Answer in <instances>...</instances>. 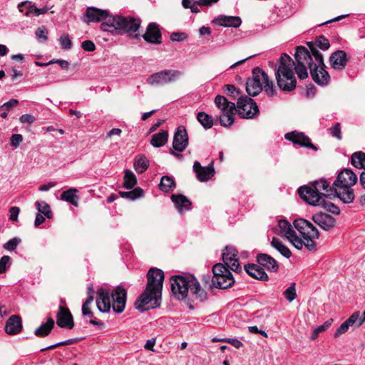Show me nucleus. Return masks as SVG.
Returning a JSON list of instances; mask_svg holds the SVG:
<instances>
[{"label":"nucleus","instance_id":"f257e3e1","mask_svg":"<svg viewBox=\"0 0 365 365\" xmlns=\"http://www.w3.org/2000/svg\"><path fill=\"white\" fill-rule=\"evenodd\" d=\"M86 21L98 22L106 19L101 24V29L103 31L110 32L113 34H128L130 36L134 34V37L139 36L135 34L139 29L141 21L139 18L132 16H123L120 15L108 17L106 10H101L95 7H89L86 12Z\"/></svg>","mask_w":365,"mask_h":365},{"label":"nucleus","instance_id":"f03ea898","mask_svg":"<svg viewBox=\"0 0 365 365\" xmlns=\"http://www.w3.org/2000/svg\"><path fill=\"white\" fill-rule=\"evenodd\" d=\"M215 103L221 110L220 124L224 127H230L234 123V115L237 112L242 118H253L259 113V109L255 101L249 96H241L237 105L230 102L220 95L215 97Z\"/></svg>","mask_w":365,"mask_h":365},{"label":"nucleus","instance_id":"7ed1b4c3","mask_svg":"<svg viewBox=\"0 0 365 365\" xmlns=\"http://www.w3.org/2000/svg\"><path fill=\"white\" fill-rule=\"evenodd\" d=\"M148 282L145 289L135 302V308L143 312L160 307L164 281V272L152 267L147 273Z\"/></svg>","mask_w":365,"mask_h":365},{"label":"nucleus","instance_id":"20e7f679","mask_svg":"<svg viewBox=\"0 0 365 365\" xmlns=\"http://www.w3.org/2000/svg\"><path fill=\"white\" fill-rule=\"evenodd\" d=\"M336 187L330 185V182L322 178L299 187L300 197L311 205L317 206L324 202V198L337 197Z\"/></svg>","mask_w":365,"mask_h":365},{"label":"nucleus","instance_id":"39448f33","mask_svg":"<svg viewBox=\"0 0 365 365\" xmlns=\"http://www.w3.org/2000/svg\"><path fill=\"white\" fill-rule=\"evenodd\" d=\"M96 304L101 312H108L112 307L114 312L122 313L125 307L127 290L121 285L115 287L112 293L105 288L97 291Z\"/></svg>","mask_w":365,"mask_h":365},{"label":"nucleus","instance_id":"423d86ee","mask_svg":"<svg viewBox=\"0 0 365 365\" xmlns=\"http://www.w3.org/2000/svg\"><path fill=\"white\" fill-rule=\"evenodd\" d=\"M170 284L172 292L179 300L186 298L189 290L200 302L207 299V292L201 288L199 282L192 274L172 276Z\"/></svg>","mask_w":365,"mask_h":365},{"label":"nucleus","instance_id":"0eeeda50","mask_svg":"<svg viewBox=\"0 0 365 365\" xmlns=\"http://www.w3.org/2000/svg\"><path fill=\"white\" fill-rule=\"evenodd\" d=\"M294 66V61L289 55H281L274 71L277 86L282 91H292L296 88Z\"/></svg>","mask_w":365,"mask_h":365},{"label":"nucleus","instance_id":"6e6552de","mask_svg":"<svg viewBox=\"0 0 365 365\" xmlns=\"http://www.w3.org/2000/svg\"><path fill=\"white\" fill-rule=\"evenodd\" d=\"M357 175L351 169H344L337 175L334 185L336 187L337 197L344 203L349 204L355 198L352 187L357 182Z\"/></svg>","mask_w":365,"mask_h":365},{"label":"nucleus","instance_id":"1a4fd4ad","mask_svg":"<svg viewBox=\"0 0 365 365\" xmlns=\"http://www.w3.org/2000/svg\"><path fill=\"white\" fill-rule=\"evenodd\" d=\"M275 85L273 80L259 67L252 71V77L246 82V91H274Z\"/></svg>","mask_w":365,"mask_h":365},{"label":"nucleus","instance_id":"9d476101","mask_svg":"<svg viewBox=\"0 0 365 365\" xmlns=\"http://www.w3.org/2000/svg\"><path fill=\"white\" fill-rule=\"evenodd\" d=\"M314 62H309L310 74L314 81L318 85L328 84L330 76L324 69V63L322 54L314 46H310Z\"/></svg>","mask_w":365,"mask_h":365},{"label":"nucleus","instance_id":"9b49d317","mask_svg":"<svg viewBox=\"0 0 365 365\" xmlns=\"http://www.w3.org/2000/svg\"><path fill=\"white\" fill-rule=\"evenodd\" d=\"M294 226L307 240L306 248L310 252H315L317 250V245L314 240L319 237V232L317 227L310 222L302 218L294 220Z\"/></svg>","mask_w":365,"mask_h":365},{"label":"nucleus","instance_id":"f8f14e48","mask_svg":"<svg viewBox=\"0 0 365 365\" xmlns=\"http://www.w3.org/2000/svg\"><path fill=\"white\" fill-rule=\"evenodd\" d=\"M182 76V72L176 70H165L151 75L148 78L150 84L161 85L174 81Z\"/></svg>","mask_w":365,"mask_h":365},{"label":"nucleus","instance_id":"ddd939ff","mask_svg":"<svg viewBox=\"0 0 365 365\" xmlns=\"http://www.w3.org/2000/svg\"><path fill=\"white\" fill-rule=\"evenodd\" d=\"M224 264L230 269L237 272L241 271V267L237 258V251L232 246H226L222 252Z\"/></svg>","mask_w":365,"mask_h":365},{"label":"nucleus","instance_id":"4468645a","mask_svg":"<svg viewBox=\"0 0 365 365\" xmlns=\"http://www.w3.org/2000/svg\"><path fill=\"white\" fill-rule=\"evenodd\" d=\"M188 145V135L184 126H179L173 137V148L177 152L184 151Z\"/></svg>","mask_w":365,"mask_h":365},{"label":"nucleus","instance_id":"2eb2a0df","mask_svg":"<svg viewBox=\"0 0 365 365\" xmlns=\"http://www.w3.org/2000/svg\"><path fill=\"white\" fill-rule=\"evenodd\" d=\"M284 137L287 140L292 141L294 144L311 148L314 150H317V148L311 143L309 138L304 133L292 131L286 133Z\"/></svg>","mask_w":365,"mask_h":365},{"label":"nucleus","instance_id":"dca6fc26","mask_svg":"<svg viewBox=\"0 0 365 365\" xmlns=\"http://www.w3.org/2000/svg\"><path fill=\"white\" fill-rule=\"evenodd\" d=\"M56 324L61 328H66L68 329L73 328V318L68 308L59 306L56 315Z\"/></svg>","mask_w":365,"mask_h":365},{"label":"nucleus","instance_id":"f3484780","mask_svg":"<svg viewBox=\"0 0 365 365\" xmlns=\"http://www.w3.org/2000/svg\"><path fill=\"white\" fill-rule=\"evenodd\" d=\"M193 171L196 173L197 179L199 181H207L215 174L213 162H211L207 166L203 167L198 161H195L193 165Z\"/></svg>","mask_w":365,"mask_h":365},{"label":"nucleus","instance_id":"a211bd4d","mask_svg":"<svg viewBox=\"0 0 365 365\" xmlns=\"http://www.w3.org/2000/svg\"><path fill=\"white\" fill-rule=\"evenodd\" d=\"M312 220L322 229L329 231L334 227L336 220L329 214L318 212L312 216Z\"/></svg>","mask_w":365,"mask_h":365},{"label":"nucleus","instance_id":"6ab92c4d","mask_svg":"<svg viewBox=\"0 0 365 365\" xmlns=\"http://www.w3.org/2000/svg\"><path fill=\"white\" fill-rule=\"evenodd\" d=\"M142 37L150 43L158 44L162 42L161 33L159 26L156 23H150Z\"/></svg>","mask_w":365,"mask_h":365},{"label":"nucleus","instance_id":"aec40b11","mask_svg":"<svg viewBox=\"0 0 365 365\" xmlns=\"http://www.w3.org/2000/svg\"><path fill=\"white\" fill-rule=\"evenodd\" d=\"M257 262L267 271L277 272L279 269L278 262L268 254L259 253L256 257Z\"/></svg>","mask_w":365,"mask_h":365},{"label":"nucleus","instance_id":"412c9836","mask_svg":"<svg viewBox=\"0 0 365 365\" xmlns=\"http://www.w3.org/2000/svg\"><path fill=\"white\" fill-rule=\"evenodd\" d=\"M348 61L349 58L346 52L342 50L335 51L329 58L331 66L334 69L339 71H341L345 68Z\"/></svg>","mask_w":365,"mask_h":365},{"label":"nucleus","instance_id":"4be33fe9","mask_svg":"<svg viewBox=\"0 0 365 365\" xmlns=\"http://www.w3.org/2000/svg\"><path fill=\"white\" fill-rule=\"evenodd\" d=\"M235 283L232 274L230 272L218 277H212V284L217 289H225L232 287Z\"/></svg>","mask_w":365,"mask_h":365},{"label":"nucleus","instance_id":"5701e85b","mask_svg":"<svg viewBox=\"0 0 365 365\" xmlns=\"http://www.w3.org/2000/svg\"><path fill=\"white\" fill-rule=\"evenodd\" d=\"M22 329L21 318L17 315H11L6 321L5 331L9 335H16Z\"/></svg>","mask_w":365,"mask_h":365},{"label":"nucleus","instance_id":"b1692460","mask_svg":"<svg viewBox=\"0 0 365 365\" xmlns=\"http://www.w3.org/2000/svg\"><path fill=\"white\" fill-rule=\"evenodd\" d=\"M245 270L250 277L261 281H267L269 278L264 268L259 264H246L245 265Z\"/></svg>","mask_w":365,"mask_h":365},{"label":"nucleus","instance_id":"393cba45","mask_svg":"<svg viewBox=\"0 0 365 365\" xmlns=\"http://www.w3.org/2000/svg\"><path fill=\"white\" fill-rule=\"evenodd\" d=\"M171 200L180 214L191 210L192 203L190 200L182 194L172 195Z\"/></svg>","mask_w":365,"mask_h":365},{"label":"nucleus","instance_id":"a878e982","mask_svg":"<svg viewBox=\"0 0 365 365\" xmlns=\"http://www.w3.org/2000/svg\"><path fill=\"white\" fill-rule=\"evenodd\" d=\"M214 22L221 26L234 28L239 27L242 24L240 17L232 16H220L214 20Z\"/></svg>","mask_w":365,"mask_h":365},{"label":"nucleus","instance_id":"bb28decb","mask_svg":"<svg viewBox=\"0 0 365 365\" xmlns=\"http://www.w3.org/2000/svg\"><path fill=\"white\" fill-rule=\"evenodd\" d=\"M295 59L297 63H307L309 66V62H314V58L311 53L303 46L296 48Z\"/></svg>","mask_w":365,"mask_h":365},{"label":"nucleus","instance_id":"cd10ccee","mask_svg":"<svg viewBox=\"0 0 365 365\" xmlns=\"http://www.w3.org/2000/svg\"><path fill=\"white\" fill-rule=\"evenodd\" d=\"M360 316V312L356 311L354 312L344 322H343L340 327L336 329L334 333V336L335 338L339 337L342 334L346 332L349 328V327L353 326L354 324H356L359 317Z\"/></svg>","mask_w":365,"mask_h":365},{"label":"nucleus","instance_id":"c85d7f7f","mask_svg":"<svg viewBox=\"0 0 365 365\" xmlns=\"http://www.w3.org/2000/svg\"><path fill=\"white\" fill-rule=\"evenodd\" d=\"M54 320L51 317H48L46 323L42 324L35 330L34 334L38 337L47 336L54 327Z\"/></svg>","mask_w":365,"mask_h":365},{"label":"nucleus","instance_id":"c756f323","mask_svg":"<svg viewBox=\"0 0 365 365\" xmlns=\"http://www.w3.org/2000/svg\"><path fill=\"white\" fill-rule=\"evenodd\" d=\"M168 139V133L167 130H161L158 133L153 135L150 139V144L155 148L163 146Z\"/></svg>","mask_w":365,"mask_h":365},{"label":"nucleus","instance_id":"7c9ffc66","mask_svg":"<svg viewBox=\"0 0 365 365\" xmlns=\"http://www.w3.org/2000/svg\"><path fill=\"white\" fill-rule=\"evenodd\" d=\"M270 245L283 257L289 259L292 256L290 250L285 245H284L279 238L274 237L270 242Z\"/></svg>","mask_w":365,"mask_h":365},{"label":"nucleus","instance_id":"2f4dec72","mask_svg":"<svg viewBox=\"0 0 365 365\" xmlns=\"http://www.w3.org/2000/svg\"><path fill=\"white\" fill-rule=\"evenodd\" d=\"M175 187V182L172 177L165 175L161 178L159 189L165 192H170Z\"/></svg>","mask_w":365,"mask_h":365},{"label":"nucleus","instance_id":"473e14b6","mask_svg":"<svg viewBox=\"0 0 365 365\" xmlns=\"http://www.w3.org/2000/svg\"><path fill=\"white\" fill-rule=\"evenodd\" d=\"M149 167V160L143 155H140L136 156L134 161V168L138 173H144Z\"/></svg>","mask_w":365,"mask_h":365},{"label":"nucleus","instance_id":"72a5a7b5","mask_svg":"<svg viewBox=\"0 0 365 365\" xmlns=\"http://www.w3.org/2000/svg\"><path fill=\"white\" fill-rule=\"evenodd\" d=\"M19 10L24 16L30 17L35 16L36 6L30 1L21 2L18 5Z\"/></svg>","mask_w":365,"mask_h":365},{"label":"nucleus","instance_id":"f704fd0d","mask_svg":"<svg viewBox=\"0 0 365 365\" xmlns=\"http://www.w3.org/2000/svg\"><path fill=\"white\" fill-rule=\"evenodd\" d=\"M77 192V189L70 188L68 190L63 191L62 192L61 198L62 200H65L76 206L78 204L77 200L78 198L76 195Z\"/></svg>","mask_w":365,"mask_h":365},{"label":"nucleus","instance_id":"c9c22d12","mask_svg":"<svg viewBox=\"0 0 365 365\" xmlns=\"http://www.w3.org/2000/svg\"><path fill=\"white\" fill-rule=\"evenodd\" d=\"M278 226L280 230V234L285 236L287 238L292 237L294 232H296L291 224L286 220H280L278 222Z\"/></svg>","mask_w":365,"mask_h":365},{"label":"nucleus","instance_id":"e433bc0d","mask_svg":"<svg viewBox=\"0 0 365 365\" xmlns=\"http://www.w3.org/2000/svg\"><path fill=\"white\" fill-rule=\"evenodd\" d=\"M197 119L205 129L211 128L213 125L212 116L205 112H199L197 115Z\"/></svg>","mask_w":365,"mask_h":365},{"label":"nucleus","instance_id":"4c0bfd02","mask_svg":"<svg viewBox=\"0 0 365 365\" xmlns=\"http://www.w3.org/2000/svg\"><path fill=\"white\" fill-rule=\"evenodd\" d=\"M364 158H365L364 153L361 152V151L355 152L351 155V163L356 168L363 169Z\"/></svg>","mask_w":365,"mask_h":365},{"label":"nucleus","instance_id":"58836bf2","mask_svg":"<svg viewBox=\"0 0 365 365\" xmlns=\"http://www.w3.org/2000/svg\"><path fill=\"white\" fill-rule=\"evenodd\" d=\"M137 183V179L133 173L130 170H126L124 175L123 186L126 189H132Z\"/></svg>","mask_w":365,"mask_h":365},{"label":"nucleus","instance_id":"ea45409f","mask_svg":"<svg viewBox=\"0 0 365 365\" xmlns=\"http://www.w3.org/2000/svg\"><path fill=\"white\" fill-rule=\"evenodd\" d=\"M35 205L41 215H43L48 219L52 218L53 214L52 212L51 211L50 206L47 202H46L45 201H37L36 202Z\"/></svg>","mask_w":365,"mask_h":365},{"label":"nucleus","instance_id":"a19ab883","mask_svg":"<svg viewBox=\"0 0 365 365\" xmlns=\"http://www.w3.org/2000/svg\"><path fill=\"white\" fill-rule=\"evenodd\" d=\"M119 195L123 198L134 200L143 195V190L140 187H137L130 191H120L119 192Z\"/></svg>","mask_w":365,"mask_h":365},{"label":"nucleus","instance_id":"79ce46f5","mask_svg":"<svg viewBox=\"0 0 365 365\" xmlns=\"http://www.w3.org/2000/svg\"><path fill=\"white\" fill-rule=\"evenodd\" d=\"M292 237H289L287 239L297 250L302 249L303 246L306 247L307 240L304 238L301 239L296 232L292 235Z\"/></svg>","mask_w":365,"mask_h":365},{"label":"nucleus","instance_id":"37998d69","mask_svg":"<svg viewBox=\"0 0 365 365\" xmlns=\"http://www.w3.org/2000/svg\"><path fill=\"white\" fill-rule=\"evenodd\" d=\"M230 268L225 264L217 263L212 267L213 277H218L230 272Z\"/></svg>","mask_w":365,"mask_h":365},{"label":"nucleus","instance_id":"c03bdc74","mask_svg":"<svg viewBox=\"0 0 365 365\" xmlns=\"http://www.w3.org/2000/svg\"><path fill=\"white\" fill-rule=\"evenodd\" d=\"M295 283L291 284V285L283 292L284 297L289 302L294 301L297 297Z\"/></svg>","mask_w":365,"mask_h":365},{"label":"nucleus","instance_id":"a18cd8bd","mask_svg":"<svg viewBox=\"0 0 365 365\" xmlns=\"http://www.w3.org/2000/svg\"><path fill=\"white\" fill-rule=\"evenodd\" d=\"M305 64L306 63H297V66H294V70H295L300 79H305L308 77L307 69Z\"/></svg>","mask_w":365,"mask_h":365},{"label":"nucleus","instance_id":"49530a36","mask_svg":"<svg viewBox=\"0 0 365 365\" xmlns=\"http://www.w3.org/2000/svg\"><path fill=\"white\" fill-rule=\"evenodd\" d=\"M319 206L323 207L325 210L332 214L339 215L340 213L339 208L332 202L326 201L325 198H324V202L320 204Z\"/></svg>","mask_w":365,"mask_h":365},{"label":"nucleus","instance_id":"de8ad7c7","mask_svg":"<svg viewBox=\"0 0 365 365\" xmlns=\"http://www.w3.org/2000/svg\"><path fill=\"white\" fill-rule=\"evenodd\" d=\"M93 301V297H88L86 301L83 304L82 306V314L83 316H88L92 317L93 316V312L91 311L90 305Z\"/></svg>","mask_w":365,"mask_h":365},{"label":"nucleus","instance_id":"09e8293b","mask_svg":"<svg viewBox=\"0 0 365 365\" xmlns=\"http://www.w3.org/2000/svg\"><path fill=\"white\" fill-rule=\"evenodd\" d=\"M61 48L63 50H69L72 47V41L68 34H63L59 38Z\"/></svg>","mask_w":365,"mask_h":365},{"label":"nucleus","instance_id":"8fccbe9b","mask_svg":"<svg viewBox=\"0 0 365 365\" xmlns=\"http://www.w3.org/2000/svg\"><path fill=\"white\" fill-rule=\"evenodd\" d=\"M315 44L322 50H327L330 46L329 40L324 36H319V37H317Z\"/></svg>","mask_w":365,"mask_h":365},{"label":"nucleus","instance_id":"3c124183","mask_svg":"<svg viewBox=\"0 0 365 365\" xmlns=\"http://www.w3.org/2000/svg\"><path fill=\"white\" fill-rule=\"evenodd\" d=\"M329 133L332 137L336 138L338 140H341V125L339 123H336L329 128Z\"/></svg>","mask_w":365,"mask_h":365},{"label":"nucleus","instance_id":"603ef678","mask_svg":"<svg viewBox=\"0 0 365 365\" xmlns=\"http://www.w3.org/2000/svg\"><path fill=\"white\" fill-rule=\"evenodd\" d=\"M21 240L19 238L14 237L4 245V248L9 251H13L16 250Z\"/></svg>","mask_w":365,"mask_h":365},{"label":"nucleus","instance_id":"864d4df0","mask_svg":"<svg viewBox=\"0 0 365 365\" xmlns=\"http://www.w3.org/2000/svg\"><path fill=\"white\" fill-rule=\"evenodd\" d=\"M11 265V258L4 255L0 259V274L4 273Z\"/></svg>","mask_w":365,"mask_h":365},{"label":"nucleus","instance_id":"5fc2aeb1","mask_svg":"<svg viewBox=\"0 0 365 365\" xmlns=\"http://www.w3.org/2000/svg\"><path fill=\"white\" fill-rule=\"evenodd\" d=\"M47 34L48 33L44 26L38 28L36 31V36L41 41H46L47 40Z\"/></svg>","mask_w":365,"mask_h":365},{"label":"nucleus","instance_id":"6e6d98bb","mask_svg":"<svg viewBox=\"0 0 365 365\" xmlns=\"http://www.w3.org/2000/svg\"><path fill=\"white\" fill-rule=\"evenodd\" d=\"M23 141V136L21 134H13L10 139V144L14 148H17Z\"/></svg>","mask_w":365,"mask_h":365},{"label":"nucleus","instance_id":"4d7b16f0","mask_svg":"<svg viewBox=\"0 0 365 365\" xmlns=\"http://www.w3.org/2000/svg\"><path fill=\"white\" fill-rule=\"evenodd\" d=\"M82 48L86 51H93L96 49V46L92 41L86 40L81 43Z\"/></svg>","mask_w":365,"mask_h":365},{"label":"nucleus","instance_id":"13d9d810","mask_svg":"<svg viewBox=\"0 0 365 365\" xmlns=\"http://www.w3.org/2000/svg\"><path fill=\"white\" fill-rule=\"evenodd\" d=\"M19 104V101L15 99H11L10 101L4 103L1 107L0 110H8L9 111L12 108L16 107Z\"/></svg>","mask_w":365,"mask_h":365},{"label":"nucleus","instance_id":"bf43d9fd","mask_svg":"<svg viewBox=\"0 0 365 365\" xmlns=\"http://www.w3.org/2000/svg\"><path fill=\"white\" fill-rule=\"evenodd\" d=\"M36 120V118L31 114H24L19 118V121L21 123H28L31 124L34 123Z\"/></svg>","mask_w":365,"mask_h":365},{"label":"nucleus","instance_id":"052dcab7","mask_svg":"<svg viewBox=\"0 0 365 365\" xmlns=\"http://www.w3.org/2000/svg\"><path fill=\"white\" fill-rule=\"evenodd\" d=\"M187 38V35L185 33L173 32L170 35V39L173 41H182Z\"/></svg>","mask_w":365,"mask_h":365},{"label":"nucleus","instance_id":"680f3d73","mask_svg":"<svg viewBox=\"0 0 365 365\" xmlns=\"http://www.w3.org/2000/svg\"><path fill=\"white\" fill-rule=\"evenodd\" d=\"M20 212V209L18 207L14 206L11 207L9 210V220L11 221H17L18 220V216Z\"/></svg>","mask_w":365,"mask_h":365},{"label":"nucleus","instance_id":"e2e57ef3","mask_svg":"<svg viewBox=\"0 0 365 365\" xmlns=\"http://www.w3.org/2000/svg\"><path fill=\"white\" fill-rule=\"evenodd\" d=\"M222 341L227 342L228 344L232 345L234 347H235L237 349H239L243 346V344L240 340H238L237 339H235V338H234V339L226 338V339H222Z\"/></svg>","mask_w":365,"mask_h":365},{"label":"nucleus","instance_id":"0e129e2a","mask_svg":"<svg viewBox=\"0 0 365 365\" xmlns=\"http://www.w3.org/2000/svg\"><path fill=\"white\" fill-rule=\"evenodd\" d=\"M332 322H333V319H328L322 325H320L316 328L317 331H319V332L324 331L325 330H327L328 328L330 327Z\"/></svg>","mask_w":365,"mask_h":365},{"label":"nucleus","instance_id":"69168bd1","mask_svg":"<svg viewBox=\"0 0 365 365\" xmlns=\"http://www.w3.org/2000/svg\"><path fill=\"white\" fill-rule=\"evenodd\" d=\"M155 338H152L146 341L144 348L148 351H154V346L155 344Z\"/></svg>","mask_w":365,"mask_h":365},{"label":"nucleus","instance_id":"338daca9","mask_svg":"<svg viewBox=\"0 0 365 365\" xmlns=\"http://www.w3.org/2000/svg\"><path fill=\"white\" fill-rule=\"evenodd\" d=\"M56 185V183L54 182H50L48 184H43L39 186L38 190L42 191V192H46V191L49 190L51 187H55Z\"/></svg>","mask_w":365,"mask_h":365},{"label":"nucleus","instance_id":"774afa93","mask_svg":"<svg viewBox=\"0 0 365 365\" xmlns=\"http://www.w3.org/2000/svg\"><path fill=\"white\" fill-rule=\"evenodd\" d=\"M45 221V217L41 215L40 213L37 214L34 221V226L36 227H38L40 225L43 224Z\"/></svg>","mask_w":365,"mask_h":365}]
</instances>
